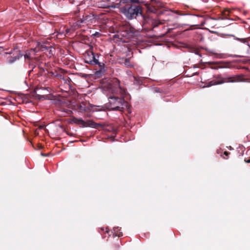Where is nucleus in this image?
I'll use <instances>...</instances> for the list:
<instances>
[{
  "label": "nucleus",
  "instance_id": "obj_24",
  "mask_svg": "<svg viewBox=\"0 0 250 250\" xmlns=\"http://www.w3.org/2000/svg\"><path fill=\"white\" fill-rule=\"evenodd\" d=\"M196 54H199V52H198V51H196Z\"/></svg>",
  "mask_w": 250,
  "mask_h": 250
},
{
  "label": "nucleus",
  "instance_id": "obj_7",
  "mask_svg": "<svg viewBox=\"0 0 250 250\" xmlns=\"http://www.w3.org/2000/svg\"><path fill=\"white\" fill-rule=\"evenodd\" d=\"M58 77L61 81V86L62 87L61 88L62 90L67 92L71 90L72 87V82L70 78L67 76H64L62 75H59Z\"/></svg>",
  "mask_w": 250,
  "mask_h": 250
},
{
  "label": "nucleus",
  "instance_id": "obj_15",
  "mask_svg": "<svg viewBox=\"0 0 250 250\" xmlns=\"http://www.w3.org/2000/svg\"><path fill=\"white\" fill-rule=\"evenodd\" d=\"M89 49L86 51L90 52L93 53H95L96 45L94 44L89 45Z\"/></svg>",
  "mask_w": 250,
  "mask_h": 250
},
{
  "label": "nucleus",
  "instance_id": "obj_6",
  "mask_svg": "<svg viewBox=\"0 0 250 250\" xmlns=\"http://www.w3.org/2000/svg\"><path fill=\"white\" fill-rule=\"evenodd\" d=\"M217 78L220 79V83L222 84L225 83H237L244 82L245 79L244 78V75H236L231 76H228L225 77H222L220 76H218Z\"/></svg>",
  "mask_w": 250,
  "mask_h": 250
},
{
  "label": "nucleus",
  "instance_id": "obj_3",
  "mask_svg": "<svg viewBox=\"0 0 250 250\" xmlns=\"http://www.w3.org/2000/svg\"><path fill=\"white\" fill-rule=\"evenodd\" d=\"M120 12L126 19L131 20L137 19L142 15V7L132 3H127L120 8Z\"/></svg>",
  "mask_w": 250,
  "mask_h": 250
},
{
  "label": "nucleus",
  "instance_id": "obj_9",
  "mask_svg": "<svg viewBox=\"0 0 250 250\" xmlns=\"http://www.w3.org/2000/svg\"><path fill=\"white\" fill-rule=\"evenodd\" d=\"M95 19V17L94 15L91 14L83 16L82 18L77 21L76 24L80 27H81L84 26V24L88 25L92 23Z\"/></svg>",
  "mask_w": 250,
  "mask_h": 250
},
{
  "label": "nucleus",
  "instance_id": "obj_4",
  "mask_svg": "<svg viewBox=\"0 0 250 250\" xmlns=\"http://www.w3.org/2000/svg\"><path fill=\"white\" fill-rule=\"evenodd\" d=\"M83 56L85 63L93 65H98L100 68V72L104 70V62L100 61V57L101 56L100 54L85 51L83 54Z\"/></svg>",
  "mask_w": 250,
  "mask_h": 250
},
{
  "label": "nucleus",
  "instance_id": "obj_5",
  "mask_svg": "<svg viewBox=\"0 0 250 250\" xmlns=\"http://www.w3.org/2000/svg\"><path fill=\"white\" fill-rule=\"evenodd\" d=\"M137 31L129 23H125L120 28V35L126 39H130L136 35Z\"/></svg>",
  "mask_w": 250,
  "mask_h": 250
},
{
  "label": "nucleus",
  "instance_id": "obj_26",
  "mask_svg": "<svg viewBox=\"0 0 250 250\" xmlns=\"http://www.w3.org/2000/svg\"><path fill=\"white\" fill-rule=\"evenodd\" d=\"M105 232H107V233H108V232H109V231H108V230H106L105 231Z\"/></svg>",
  "mask_w": 250,
  "mask_h": 250
},
{
  "label": "nucleus",
  "instance_id": "obj_10",
  "mask_svg": "<svg viewBox=\"0 0 250 250\" xmlns=\"http://www.w3.org/2000/svg\"><path fill=\"white\" fill-rule=\"evenodd\" d=\"M6 54H12L13 56L11 57L10 58L8 59L7 62L9 64H12L15 62L17 60H19L20 58L22 57L23 55L21 53L20 50L17 49H14L13 51L9 53L5 52Z\"/></svg>",
  "mask_w": 250,
  "mask_h": 250
},
{
  "label": "nucleus",
  "instance_id": "obj_1",
  "mask_svg": "<svg viewBox=\"0 0 250 250\" xmlns=\"http://www.w3.org/2000/svg\"><path fill=\"white\" fill-rule=\"evenodd\" d=\"M109 94L108 103L106 104L108 109L113 111L123 112L128 105L125 98L128 94L126 90L122 88L119 83L110 84L108 86Z\"/></svg>",
  "mask_w": 250,
  "mask_h": 250
},
{
  "label": "nucleus",
  "instance_id": "obj_17",
  "mask_svg": "<svg viewBox=\"0 0 250 250\" xmlns=\"http://www.w3.org/2000/svg\"><path fill=\"white\" fill-rule=\"evenodd\" d=\"M220 83V80H218V81L212 80V81H210L208 83V86H212V85H214L220 84L221 83Z\"/></svg>",
  "mask_w": 250,
  "mask_h": 250
},
{
  "label": "nucleus",
  "instance_id": "obj_19",
  "mask_svg": "<svg viewBox=\"0 0 250 250\" xmlns=\"http://www.w3.org/2000/svg\"><path fill=\"white\" fill-rule=\"evenodd\" d=\"M78 108L81 112L84 111L86 110V107L85 106L84 104H83V103L81 104L80 105H79L78 106Z\"/></svg>",
  "mask_w": 250,
  "mask_h": 250
},
{
  "label": "nucleus",
  "instance_id": "obj_28",
  "mask_svg": "<svg viewBox=\"0 0 250 250\" xmlns=\"http://www.w3.org/2000/svg\"><path fill=\"white\" fill-rule=\"evenodd\" d=\"M97 34H99L98 32H97L95 34L96 35H97Z\"/></svg>",
  "mask_w": 250,
  "mask_h": 250
},
{
  "label": "nucleus",
  "instance_id": "obj_12",
  "mask_svg": "<svg viewBox=\"0 0 250 250\" xmlns=\"http://www.w3.org/2000/svg\"><path fill=\"white\" fill-rule=\"evenodd\" d=\"M38 47L39 49L41 50L42 51L48 50L49 49L51 48V46H47L44 44H41L40 43H38Z\"/></svg>",
  "mask_w": 250,
  "mask_h": 250
},
{
  "label": "nucleus",
  "instance_id": "obj_25",
  "mask_svg": "<svg viewBox=\"0 0 250 250\" xmlns=\"http://www.w3.org/2000/svg\"><path fill=\"white\" fill-rule=\"evenodd\" d=\"M101 230H102V231H104V229L103 228H102V229H101Z\"/></svg>",
  "mask_w": 250,
  "mask_h": 250
},
{
  "label": "nucleus",
  "instance_id": "obj_21",
  "mask_svg": "<svg viewBox=\"0 0 250 250\" xmlns=\"http://www.w3.org/2000/svg\"><path fill=\"white\" fill-rule=\"evenodd\" d=\"M174 12L176 14H178L179 15H183V14H181V13L179 11H174Z\"/></svg>",
  "mask_w": 250,
  "mask_h": 250
},
{
  "label": "nucleus",
  "instance_id": "obj_14",
  "mask_svg": "<svg viewBox=\"0 0 250 250\" xmlns=\"http://www.w3.org/2000/svg\"><path fill=\"white\" fill-rule=\"evenodd\" d=\"M73 121L75 123L79 125H82V126H83V124H84V121H83L82 119H78L74 118L73 119Z\"/></svg>",
  "mask_w": 250,
  "mask_h": 250
},
{
  "label": "nucleus",
  "instance_id": "obj_11",
  "mask_svg": "<svg viewBox=\"0 0 250 250\" xmlns=\"http://www.w3.org/2000/svg\"><path fill=\"white\" fill-rule=\"evenodd\" d=\"M99 125L98 124L95 123L92 120H87L86 121H84V124H83V127L89 126L94 128H97Z\"/></svg>",
  "mask_w": 250,
  "mask_h": 250
},
{
  "label": "nucleus",
  "instance_id": "obj_2",
  "mask_svg": "<svg viewBox=\"0 0 250 250\" xmlns=\"http://www.w3.org/2000/svg\"><path fill=\"white\" fill-rule=\"evenodd\" d=\"M142 26V31L144 32H149L152 31L155 28L160 25L165 23L166 20L160 19H153L152 17L145 15L142 13V15L138 18Z\"/></svg>",
  "mask_w": 250,
  "mask_h": 250
},
{
  "label": "nucleus",
  "instance_id": "obj_8",
  "mask_svg": "<svg viewBox=\"0 0 250 250\" xmlns=\"http://www.w3.org/2000/svg\"><path fill=\"white\" fill-rule=\"evenodd\" d=\"M243 41L242 42L238 45V49L241 52L242 55H234L233 57H244L247 55L250 54V45L249 44L248 42L244 41L243 39L241 40Z\"/></svg>",
  "mask_w": 250,
  "mask_h": 250
},
{
  "label": "nucleus",
  "instance_id": "obj_13",
  "mask_svg": "<svg viewBox=\"0 0 250 250\" xmlns=\"http://www.w3.org/2000/svg\"><path fill=\"white\" fill-rule=\"evenodd\" d=\"M120 2L123 3H138L139 0H120Z\"/></svg>",
  "mask_w": 250,
  "mask_h": 250
},
{
  "label": "nucleus",
  "instance_id": "obj_23",
  "mask_svg": "<svg viewBox=\"0 0 250 250\" xmlns=\"http://www.w3.org/2000/svg\"><path fill=\"white\" fill-rule=\"evenodd\" d=\"M41 155H42V156H46V154L42 153H41Z\"/></svg>",
  "mask_w": 250,
  "mask_h": 250
},
{
  "label": "nucleus",
  "instance_id": "obj_27",
  "mask_svg": "<svg viewBox=\"0 0 250 250\" xmlns=\"http://www.w3.org/2000/svg\"><path fill=\"white\" fill-rule=\"evenodd\" d=\"M97 34H99L98 32H97L95 34L96 35H97Z\"/></svg>",
  "mask_w": 250,
  "mask_h": 250
},
{
  "label": "nucleus",
  "instance_id": "obj_16",
  "mask_svg": "<svg viewBox=\"0 0 250 250\" xmlns=\"http://www.w3.org/2000/svg\"><path fill=\"white\" fill-rule=\"evenodd\" d=\"M130 58H126L124 61V64L127 67H131L133 65L130 62Z\"/></svg>",
  "mask_w": 250,
  "mask_h": 250
},
{
  "label": "nucleus",
  "instance_id": "obj_20",
  "mask_svg": "<svg viewBox=\"0 0 250 250\" xmlns=\"http://www.w3.org/2000/svg\"><path fill=\"white\" fill-rule=\"evenodd\" d=\"M24 58L25 59H28V60H30L31 59V57H30V53H26L24 55Z\"/></svg>",
  "mask_w": 250,
  "mask_h": 250
},
{
  "label": "nucleus",
  "instance_id": "obj_29",
  "mask_svg": "<svg viewBox=\"0 0 250 250\" xmlns=\"http://www.w3.org/2000/svg\"><path fill=\"white\" fill-rule=\"evenodd\" d=\"M153 0H151V1H153Z\"/></svg>",
  "mask_w": 250,
  "mask_h": 250
},
{
  "label": "nucleus",
  "instance_id": "obj_22",
  "mask_svg": "<svg viewBox=\"0 0 250 250\" xmlns=\"http://www.w3.org/2000/svg\"><path fill=\"white\" fill-rule=\"evenodd\" d=\"M224 154L226 156H228V155L230 154V153H229V152H227V151H225V152H224Z\"/></svg>",
  "mask_w": 250,
  "mask_h": 250
},
{
  "label": "nucleus",
  "instance_id": "obj_18",
  "mask_svg": "<svg viewBox=\"0 0 250 250\" xmlns=\"http://www.w3.org/2000/svg\"><path fill=\"white\" fill-rule=\"evenodd\" d=\"M114 233L115 236L119 237L123 236L122 232L120 231V229L118 228L114 229Z\"/></svg>",
  "mask_w": 250,
  "mask_h": 250
}]
</instances>
